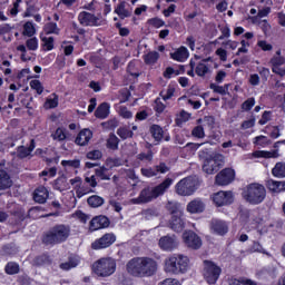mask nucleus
I'll return each instance as SVG.
<instances>
[{"label":"nucleus","instance_id":"obj_1","mask_svg":"<svg viewBox=\"0 0 285 285\" xmlns=\"http://www.w3.org/2000/svg\"><path fill=\"white\" fill-rule=\"evenodd\" d=\"M126 268L131 277H153L157 274L159 264L153 257L140 256L131 258Z\"/></svg>","mask_w":285,"mask_h":285},{"label":"nucleus","instance_id":"obj_2","mask_svg":"<svg viewBox=\"0 0 285 285\" xmlns=\"http://www.w3.org/2000/svg\"><path fill=\"white\" fill-rule=\"evenodd\" d=\"M173 184L171 178H166L163 183L155 186L154 188H145L140 191L139 196L137 198H132L129 200V203L139 205V204H148L153 202V199H157V197H161L166 194V190L170 188V185Z\"/></svg>","mask_w":285,"mask_h":285},{"label":"nucleus","instance_id":"obj_3","mask_svg":"<svg viewBox=\"0 0 285 285\" xmlns=\"http://www.w3.org/2000/svg\"><path fill=\"white\" fill-rule=\"evenodd\" d=\"M189 264L190 259L188 256L183 254H173L165 258L164 271L168 275H183L188 271Z\"/></svg>","mask_w":285,"mask_h":285},{"label":"nucleus","instance_id":"obj_4","mask_svg":"<svg viewBox=\"0 0 285 285\" xmlns=\"http://www.w3.org/2000/svg\"><path fill=\"white\" fill-rule=\"evenodd\" d=\"M199 158L203 159V171L207 175H215L224 168V155L219 153L199 151Z\"/></svg>","mask_w":285,"mask_h":285},{"label":"nucleus","instance_id":"obj_5","mask_svg":"<svg viewBox=\"0 0 285 285\" xmlns=\"http://www.w3.org/2000/svg\"><path fill=\"white\" fill-rule=\"evenodd\" d=\"M70 237V226L68 225H56L43 236V244L55 246V244H63Z\"/></svg>","mask_w":285,"mask_h":285},{"label":"nucleus","instance_id":"obj_6","mask_svg":"<svg viewBox=\"0 0 285 285\" xmlns=\"http://www.w3.org/2000/svg\"><path fill=\"white\" fill-rule=\"evenodd\" d=\"M243 198L247 204L257 206L266 199V187L259 183H252L244 188Z\"/></svg>","mask_w":285,"mask_h":285},{"label":"nucleus","instance_id":"obj_7","mask_svg":"<svg viewBox=\"0 0 285 285\" xmlns=\"http://www.w3.org/2000/svg\"><path fill=\"white\" fill-rule=\"evenodd\" d=\"M117 269V263L112 258H100L92 265V271L98 277H110Z\"/></svg>","mask_w":285,"mask_h":285},{"label":"nucleus","instance_id":"obj_8","mask_svg":"<svg viewBox=\"0 0 285 285\" xmlns=\"http://www.w3.org/2000/svg\"><path fill=\"white\" fill-rule=\"evenodd\" d=\"M167 210H170V213L174 214L169 223L171 230H175V233H181L186 223L184 222V215L181 212H177V203L169 202L167 204Z\"/></svg>","mask_w":285,"mask_h":285},{"label":"nucleus","instance_id":"obj_9","mask_svg":"<svg viewBox=\"0 0 285 285\" xmlns=\"http://www.w3.org/2000/svg\"><path fill=\"white\" fill-rule=\"evenodd\" d=\"M203 275L207 284H217V279L222 275V268L210 261H205Z\"/></svg>","mask_w":285,"mask_h":285},{"label":"nucleus","instance_id":"obj_10","mask_svg":"<svg viewBox=\"0 0 285 285\" xmlns=\"http://www.w3.org/2000/svg\"><path fill=\"white\" fill-rule=\"evenodd\" d=\"M197 190L195 180L191 177L183 178L176 184V193L180 197H190Z\"/></svg>","mask_w":285,"mask_h":285},{"label":"nucleus","instance_id":"obj_11","mask_svg":"<svg viewBox=\"0 0 285 285\" xmlns=\"http://www.w3.org/2000/svg\"><path fill=\"white\" fill-rule=\"evenodd\" d=\"M115 242H117V236L112 233H107L91 243V248L92 250H102V248H110Z\"/></svg>","mask_w":285,"mask_h":285},{"label":"nucleus","instance_id":"obj_12","mask_svg":"<svg viewBox=\"0 0 285 285\" xmlns=\"http://www.w3.org/2000/svg\"><path fill=\"white\" fill-rule=\"evenodd\" d=\"M183 242L187 248H193V250L202 248V237L193 230H188L183 234Z\"/></svg>","mask_w":285,"mask_h":285},{"label":"nucleus","instance_id":"obj_13","mask_svg":"<svg viewBox=\"0 0 285 285\" xmlns=\"http://www.w3.org/2000/svg\"><path fill=\"white\" fill-rule=\"evenodd\" d=\"M170 170V167L166 163H160L154 167L141 168L140 173L142 177H157L158 175H166Z\"/></svg>","mask_w":285,"mask_h":285},{"label":"nucleus","instance_id":"obj_14","mask_svg":"<svg viewBox=\"0 0 285 285\" xmlns=\"http://www.w3.org/2000/svg\"><path fill=\"white\" fill-rule=\"evenodd\" d=\"M78 21L80 26L85 27H97L101 26V19L94 13H90L88 11H82L78 14Z\"/></svg>","mask_w":285,"mask_h":285},{"label":"nucleus","instance_id":"obj_15","mask_svg":"<svg viewBox=\"0 0 285 285\" xmlns=\"http://www.w3.org/2000/svg\"><path fill=\"white\" fill-rule=\"evenodd\" d=\"M235 179V170L225 168L216 175L215 183L217 186H228Z\"/></svg>","mask_w":285,"mask_h":285},{"label":"nucleus","instance_id":"obj_16","mask_svg":"<svg viewBox=\"0 0 285 285\" xmlns=\"http://www.w3.org/2000/svg\"><path fill=\"white\" fill-rule=\"evenodd\" d=\"M158 246L161 250L170 253L179 246V240H177L176 236H163L158 240Z\"/></svg>","mask_w":285,"mask_h":285},{"label":"nucleus","instance_id":"obj_17","mask_svg":"<svg viewBox=\"0 0 285 285\" xmlns=\"http://www.w3.org/2000/svg\"><path fill=\"white\" fill-rule=\"evenodd\" d=\"M215 206H228L233 204V191H218L212 196Z\"/></svg>","mask_w":285,"mask_h":285},{"label":"nucleus","instance_id":"obj_18","mask_svg":"<svg viewBox=\"0 0 285 285\" xmlns=\"http://www.w3.org/2000/svg\"><path fill=\"white\" fill-rule=\"evenodd\" d=\"M108 226H110V219L104 215L94 217L89 223L91 232L101 230V228H108Z\"/></svg>","mask_w":285,"mask_h":285},{"label":"nucleus","instance_id":"obj_19","mask_svg":"<svg viewBox=\"0 0 285 285\" xmlns=\"http://www.w3.org/2000/svg\"><path fill=\"white\" fill-rule=\"evenodd\" d=\"M252 157H254L255 159H277V157H279V150H256L252 154Z\"/></svg>","mask_w":285,"mask_h":285},{"label":"nucleus","instance_id":"obj_20","mask_svg":"<svg viewBox=\"0 0 285 285\" xmlns=\"http://www.w3.org/2000/svg\"><path fill=\"white\" fill-rule=\"evenodd\" d=\"M208 61L213 60L210 58L203 59L196 65L195 72L198 77H206V75L210 72V65H208Z\"/></svg>","mask_w":285,"mask_h":285},{"label":"nucleus","instance_id":"obj_21","mask_svg":"<svg viewBox=\"0 0 285 285\" xmlns=\"http://www.w3.org/2000/svg\"><path fill=\"white\" fill-rule=\"evenodd\" d=\"M205 208L206 204L200 198H196L187 205V210L191 214L204 213Z\"/></svg>","mask_w":285,"mask_h":285},{"label":"nucleus","instance_id":"obj_22","mask_svg":"<svg viewBox=\"0 0 285 285\" xmlns=\"http://www.w3.org/2000/svg\"><path fill=\"white\" fill-rule=\"evenodd\" d=\"M210 228L215 235H226L228 233V225L224 220H212Z\"/></svg>","mask_w":285,"mask_h":285},{"label":"nucleus","instance_id":"obj_23","mask_svg":"<svg viewBox=\"0 0 285 285\" xmlns=\"http://www.w3.org/2000/svg\"><path fill=\"white\" fill-rule=\"evenodd\" d=\"M90 139H92V131L90 129H82L76 137V144L78 146H87Z\"/></svg>","mask_w":285,"mask_h":285},{"label":"nucleus","instance_id":"obj_24","mask_svg":"<svg viewBox=\"0 0 285 285\" xmlns=\"http://www.w3.org/2000/svg\"><path fill=\"white\" fill-rule=\"evenodd\" d=\"M12 184L10 174L4 169H0V190H8L9 188H12Z\"/></svg>","mask_w":285,"mask_h":285},{"label":"nucleus","instance_id":"obj_25","mask_svg":"<svg viewBox=\"0 0 285 285\" xmlns=\"http://www.w3.org/2000/svg\"><path fill=\"white\" fill-rule=\"evenodd\" d=\"M48 197V189L43 186L38 187L33 193V199L37 202V204H46Z\"/></svg>","mask_w":285,"mask_h":285},{"label":"nucleus","instance_id":"obj_26","mask_svg":"<svg viewBox=\"0 0 285 285\" xmlns=\"http://www.w3.org/2000/svg\"><path fill=\"white\" fill-rule=\"evenodd\" d=\"M35 148H36L35 139H31L29 147H24V146L18 147L17 155L20 159H26V157H30Z\"/></svg>","mask_w":285,"mask_h":285},{"label":"nucleus","instance_id":"obj_27","mask_svg":"<svg viewBox=\"0 0 285 285\" xmlns=\"http://www.w3.org/2000/svg\"><path fill=\"white\" fill-rule=\"evenodd\" d=\"M170 57L174 59V61L184 62L186 59H188V49L186 47H179L175 50V52L170 53Z\"/></svg>","mask_w":285,"mask_h":285},{"label":"nucleus","instance_id":"obj_28","mask_svg":"<svg viewBox=\"0 0 285 285\" xmlns=\"http://www.w3.org/2000/svg\"><path fill=\"white\" fill-rule=\"evenodd\" d=\"M108 115H110V104L108 102H102L95 111L97 119H106Z\"/></svg>","mask_w":285,"mask_h":285},{"label":"nucleus","instance_id":"obj_29","mask_svg":"<svg viewBox=\"0 0 285 285\" xmlns=\"http://www.w3.org/2000/svg\"><path fill=\"white\" fill-rule=\"evenodd\" d=\"M53 188L55 190L63 193V190H70V183H68L66 176H61L55 180Z\"/></svg>","mask_w":285,"mask_h":285},{"label":"nucleus","instance_id":"obj_30","mask_svg":"<svg viewBox=\"0 0 285 285\" xmlns=\"http://www.w3.org/2000/svg\"><path fill=\"white\" fill-rule=\"evenodd\" d=\"M267 188L272 193H284L285 190V181L281 180H268Z\"/></svg>","mask_w":285,"mask_h":285},{"label":"nucleus","instance_id":"obj_31","mask_svg":"<svg viewBox=\"0 0 285 285\" xmlns=\"http://www.w3.org/2000/svg\"><path fill=\"white\" fill-rule=\"evenodd\" d=\"M149 130L155 141H161L164 135H166V131H164V128L159 125H153Z\"/></svg>","mask_w":285,"mask_h":285},{"label":"nucleus","instance_id":"obj_32","mask_svg":"<svg viewBox=\"0 0 285 285\" xmlns=\"http://www.w3.org/2000/svg\"><path fill=\"white\" fill-rule=\"evenodd\" d=\"M115 13L118 14L120 19H127V17H130L132 14V11L126 9V2H120L115 8Z\"/></svg>","mask_w":285,"mask_h":285},{"label":"nucleus","instance_id":"obj_33","mask_svg":"<svg viewBox=\"0 0 285 285\" xmlns=\"http://www.w3.org/2000/svg\"><path fill=\"white\" fill-rule=\"evenodd\" d=\"M272 175L278 179H284L285 177V163H276L272 169Z\"/></svg>","mask_w":285,"mask_h":285},{"label":"nucleus","instance_id":"obj_34","mask_svg":"<svg viewBox=\"0 0 285 285\" xmlns=\"http://www.w3.org/2000/svg\"><path fill=\"white\" fill-rule=\"evenodd\" d=\"M105 202L104 197L97 195L90 196L87 199V204H89L91 208H99V206H104Z\"/></svg>","mask_w":285,"mask_h":285},{"label":"nucleus","instance_id":"obj_35","mask_svg":"<svg viewBox=\"0 0 285 285\" xmlns=\"http://www.w3.org/2000/svg\"><path fill=\"white\" fill-rule=\"evenodd\" d=\"M106 166L111 170V168H119V166H124V160L119 157H109L106 159Z\"/></svg>","mask_w":285,"mask_h":285},{"label":"nucleus","instance_id":"obj_36","mask_svg":"<svg viewBox=\"0 0 285 285\" xmlns=\"http://www.w3.org/2000/svg\"><path fill=\"white\" fill-rule=\"evenodd\" d=\"M109 170H110V168L102 166V167L96 169V177H99L104 181H108V180H110Z\"/></svg>","mask_w":285,"mask_h":285},{"label":"nucleus","instance_id":"obj_37","mask_svg":"<svg viewBox=\"0 0 285 285\" xmlns=\"http://www.w3.org/2000/svg\"><path fill=\"white\" fill-rule=\"evenodd\" d=\"M107 148L110 150H117L119 148V138L115 134H110L107 139Z\"/></svg>","mask_w":285,"mask_h":285},{"label":"nucleus","instance_id":"obj_38","mask_svg":"<svg viewBox=\"0 0 285 285\" xmlns=\"http://www.w3.org/2000/svg\"><path fill=\"white\" fill-rule=\"evenodd\" d=\"M79 266V258H70L68 262L60 264L62 271H70V268H77Z\"/></svg>","mask_w":285,"mask_h":285},{"label":"nucleus","instance_id":"obj_39","mask_svg":"<svg viewBox=\"0 0 285 285\" xmlns=\"http://www.w3.org/2000/svg\"><path fill=\"white\" fill-rule=\"evenodd\" d=\"M43 50L50 51L55 49V38L52 37H41Z\"/></svg>","mask_w":285,"mask_h":285},{"label":"nucleus","instance_id":"obj_40","mask_svg":"<svg viewBox=\"0 0 285 285\" xmlns=\"http://www.w3.org/2000/svg\"><path fill=\"white\" fill-rule=\"evenodd\" d=\"M158 59H159V52L157 51H150L145 56V62L148 63L149 66L157 63Z\"/></svg>","mask_w":285,"mask_h":285},{"label":"nucleus","instance_id":"obj_41","mask_svg":"<svg viewBox=\"0 0 285 285\" xmlns=\"http://www.w3.org/2000/svg\"><path fill=\"white\" fill-rule=\"evenodd\" d=\"M255 146H261V148H266V146H271V139L266 136H257L254 138Z\"/></svg>","mask_w":285,"mask_h":285},{"label":"nucleus","instance_id":"obj_42","mask_svg":"<svg viewBox=\"0 0 285 285\" xmlns=\"http://www.w3.org/2000/svg\"><path fill=\"white\" fill-rule=\"evenodd\" d=\"M37 29H35V24L30 21L26 22L23 26V32L24 37H33L36 35Z\"/></svg>","mask_w":285,"mask_h":285},{"label":"nucleus","instance_id":"obj_43","mask_svg":"<svg viewBox=\"0 0 285 285\" xmlns=\"http://www.w3.org/2000/svg\"><path fill=\"white\" fill-rule=\"evenodd\" d=\"M175 95V86L169 85L166 90H163L160 92V97L164 99V101H168V99H171Z\"/></svg>","mask_w":285,"mask_h":285},{"label":"nucleus","instance_id":"obj_44","mask_svg":"<svg viewBox=\"0 0 285 285\" xmlns=\"http://www.w3.org/2000/svg\"><path fill=\"white\" fill-rule=\"evenodd\" d=\"M89 193H92V189H90V187H87L82 183L80 184L79 188L76 189V197H78V199H81V197H83L85 195H89Z\"/></svg>","mask_w":285,"mask_h":285},{"label":"nucleus","instance_id":"obj_45","mask_svg":"<svg viewBox=\"0 0 285 285\" xmlns=\"http://www.w3.org/2000/svg\"><path fill=\"white\" fill-rule=\"evenodd\" d=\"M43 30L46 35H59V27H57V23L55 22H49L45 24Z\"/></svg>","mask_w":285,"mask_h":285},{"label":"nucleus","instance_id":"obj_46","mask_svg":"<svg viewBox=\"0 0 285 285\" xmlns=\"http://www.w3.org/2000/svg\"><path fill=\"white\" fill-rule=\"evenodd\" d=\"M209 88L217 95H226L228 92V85L219 86L217 83H210Z\"/></svg>","mask_w":285,"mask_h":285},{"label":"nucleus","instance_id":"obj_47","mask_svg":"<svg viewBox=\"0 0 285 285\" xmlns=\"http://www.w3.org/2000/svg\"><path fill=\"white\" fill-rule=\"evenodd\" d=\"M59 106V97L57 95H52V98H48L45 102V108L51 109L57 108Z\"/></svg>","mask_w":285,"mask_h":285},{"label":"nucleus","instance_id":"obj_48","mask_svg":"<svg viewBox=\"0 0 285 285\" xmlns=\"http://www.w3.org/2000/svg\"><path fill=\"white\" fill-rule=\"evenodd\" d=\"M6 274L7 275H17V273H19V264L17 263H8L6 265Z\"/></svg>","mask_w":285,"mask_h":285},{"label":"nucleus","instance_id":"obj_49","mask_svg":"<svg viewBox=\"0 0 285 285\" xmlns=\"http://www.w3.org/2000/svg\"><path fill=\"white\" fill-rule=\"evenodd\" d=\"M138 161H144L145 164H150L153 161V151L140 153L137 155Z\"/></svg>","mask_w":285,"mask_h":285},{"label":"nucleus","instance_id":"obj_50","mask_svg":"<svg viewBox=\"0 0 285 285\" xmlns=\"http://www.w3.org/2000/svg\"><path fill=\"white\" fill-rule=\"evenodd\" d=\"M147 23L151 27V28H164V26H166V21L161 20L160 18H150L149 20H147Z\"/></svg>","mask_w":285,"mask_h":285},{"label":"nucleus","instance_id":"obj_51","mask_svg":"<svg viewBox=\"0 0 285 285\" xmlns=\"http://www.w3.org/2000/svg\"><path fill=\"white\" fill-rule=\"evenodd\" d=\"M118 114L122 117V119H132V111H130L126 106L118 107Z\"/></svg>","mask_w":285,"mask_h":285},{"label":"nucleus","instance_id":"obj_52","mask_svg":"<svg viewBox=\"0 0 285 285\" xmlns=\"http://www.w3.org/2000/svg\"><path fill=\"white\" fill-rule=\"evenodd\" d=\"M52 139H55L56 141H66V129H56L55 134H52Z\"/></svg>","mask_w":285,"mask_h":285},{"label":"nucleus","instance_id":"obj_53","mask_svg":"<svg viewBox=\"0 0 285 285\" xmlns=\"http://www.w3.org/2000/svg\"><path fill=\"white\" fill-rule=\"evenodd\" d=\"M117 135L121 139H128V138L132 137V130H130L128 127H121L117 130Z\"/></svg>","mask_w":285,"mask_h":285},{"label":"nucleus","instance_id":"obj_54","mask_svg":"<svg viewBox=\"0 0 285 285\" xmlns=\"http://www.w3.org/2000/svg\"><path fill=\"white\" fill-rule=\"evenodd\" d=\"M285 58L284 57H275L273 56L269 60V65L272 68H279L281 66H284Z\"/></svg>","mask_w":285,"mask_h":285},{"label":"nucleus","instance_id":"obj_55","mask_svg":"<svg viewBox=\"0 0 285 285\" xmlns=\"http://www.w3.org/2000/svg\"><path fill=\"white\" fill-rule=\"evenodd\" d=\"M61 166H63L65 168H79V166H81V160H62Z\"/></svg>","mask_w":285,"mask_h":285},{"label":"nucleus","instance_id":"obj_56","mask_svg":"<svg viewBox=\"0 0 285 285\" xmlns=\"http://www.w3.org/2000/svg\"><path fill=\"white\" fill-rule=\"evenodd\" d=\"M229 285H254V283L248 278H230Z\"/></svg>","mask_w":285,"mask_h":285},{"label":"nucleus","instance_id":"obj_57","mask_svg":"<svg viewBox=\"0 0 285 285\" xmlns=\"http://www.w3.org/2000/svg\"><path fill=\"white\" fill-rule=\"evenodd\" d=\"M254 106H255V98H248L242 104V110L244 112H248L249 110L253 109Z\"/></svg>","mask_w":285,"mask_h":285},{"label":"nucleus","instance_id":"obj_58","mask_svg":"<svg viewBox=\"0 0 285 285\" xmlns=\"http://www.w3.org/2000/svg\"><path fill=\"white\" fill-rule=\"evenodd\" d=\"M30 88H32V90H36L38 95H42L43 92V85H41V81L39 80H31Z\"/></svg>","mask_w":285,"mask_h":285},{"label":"nucleus","instance_id":"obj_59","mask_svg":"<svg viewBox=\"0 0 285 285\" xmlns=\"http://www.w3.org/2000/svg\"><path fill=\"white\" fill-rule=\"evenodd\" d=\"M190 119V114L187 111H180L176 119V124L179 126L180 124H186Z\"/></svg>","mask_w":285,"mask_h":285},{"label":"nucleus","instance_id":"obj_60","mask_svg":"<svg viewBox=\"0 0 285 285\" xmlns=\"http://www.w3.org/2000/svg\"><path fill=\"white\" fill-rule=\"evenodd\" d=\"M257 47L261 48L263 52H271V50H273V45L268 43L266 40H258Z\"/></svg>","mask_w":285,"mask_h":285},{"label":"nucleus","instance_id":"obj_61","mask_svg":"<svg viewBox=\"0 0 285 285\" xmlns=\"http://www.w3.org/2000/svg\"><path fill=\"white\" fill-rule=\"evenodd\" d=\"M193 137H197L198 139H204L206 137V132L204 131V127L196 126L191 131Z\"/></svg>","mask_w":285,"mask_h":285},{"label":"nucleus","instance_id":"obj_62","mask_svg":"<svg viewBox=\"0 0 285 285\" xmlns=\"http://www.w3.org/2000/svg\"><path fill=\"white\" fill-rule=\"evenodd\" d=\"M269 12H271V7H265L261 10H258L257 16L253 18V22L255 23V21H257V19H264V17H267Z\"/></svg>","mask_w":285,"mask_h":285},{"label":"nucleus","instance_id":"obj_63","mask_svg":"<svg viewBox=\"0 0 285 285\" xmlns=\"http://www.w3.org/2000/svg\"><path fill=\"white\" fill-rule=\"evenodd\" d=\"M26 46L28 50H37L39 48V40L37 38L28 39Z\"/></svg>","mask_w":285,"mask_h":285},{"label":"nucleus","instance_id":"obj_64","mask_svg":"<svg viewBox=\"0 0 285 285\" xmlns=\"http://www.w3.org/2000/svg\"><path fill=\"white\" fill-rule=\"evenodd\" d=\"M160 285H181V282L177 278H166L160 283Z\"/></svg>","mask_w":285,"mask_h":285}]
</instances>
